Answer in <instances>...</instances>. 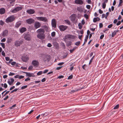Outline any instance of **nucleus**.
<instances>
[{
  "mask_svg": "<svg viewBox=\"0 0 123 123\" xmlns=\"http://www.w3.org/2000/svg\"><path fill=\"white\" fill-rule=\"evenodd\" d=\"M6 41V39L5 38H3L1 40V42H4Z\"/></svg>",
  "mask_w": 123,
  "mask_h": 123,
  "instance_id": "48",
  "label": "nucleus"
},
{
  "mask_svg": "<svg viewBox=\"0 0 123 123\" xmlns=\"http://www.w3.org/2000/svg\"><path fill=\"white\" fill-rule=\"evenodd\" d=\"M5 59L6 61H8L10 60V58L8 57H5Z\"/></svg>",
  "mask_w": 123,
  "mask_h": 123,
  "instance_id": "57",
  "label": "nucleus"
},
{
  "mask_svg": "<svg viewBox=\"0 0 123 123\" xmlns=\"http://www.w3.org/2000/svg\"><path fill=\"white\" fill-rule=\"evenodd\" d=\"M59 28L61 31H64L66 30L68 28V26L64 25H61L59 26Z\"/></svg>",
  "mask_w": 123,
  "mask_h": 123,
  "instance_id": "7",
  "label": "nucleus"
},
{
  "mask_svg": "<svg viewBox=\"0 0 123 123\" xmlns=\"http://www.w3.org/2000/svg\"><path fill=\"white\" fill-rule=\"evenodd\" d=\"M88 38V36H86V37H85L84 40V42L83 44V45H84L86 43L87 41V40Z\"/></svg>",
  "mask_w": 123,
  "mask_h": 123,
  "instance_id": "25",
  "label": "nucleus"
},
{
  "mask_svg": "<svg viewBox=\"0 0 123 123\" xmlns=\"http://www.w3.org/2000/svg\"><path fill=\"white\" fill-rule=\"evenodd\" d=\"M55 35V32H53L51 33V35L52 37H54Z\"/></svg>",
  "mask_w": 123,
  "mask_h": 123,
  "instance_id": "31",
  "label": "nucleus"
},
{
  "mask_svg": "<svg viewBox=\"0 0 123 123\" xmlns=\"http://www.w3.org/2000/svg\"><path fill=\"white\" fill-rule=\"evenodd\" d=\"M41 25V24L39 22H36L35 23L34 26L35 28L37 29L39 28Z\"/></svg>",
  "mask_w": 123,
  "mask_h": 123,
  "instance_id": "18",
  "label": "nucleus"
},
{
  "mask_svg": "<svg viewBox=\"0 0 123 123\" xmlns=\"http://www.w3.org/2000/svg\"><path fill=\"white\" fill-rule=\"evenodd\" d=\"M26 11L28 13L31 14H34L35 12L34 9H31L27 10Z\"/></svg>",
  "mask_w": 123,
  "mask_h": 123,
  "instance_id": "15",
  "label": "nucleus"
},
{
  "mask_svg": "<svg viewBox=\"0 0 123 123\" xmlns=\"http://www.w3.org/2000/svg\"><path fill=\"white\" fill-rule=\"evenodd\" d=\"M14 78H18L19 79H23L24 77V76L22 75H17L15 76L14 77Z\"/></svg>",
  "mask_w": 123,
  "mask_h": 123,
  "instance_id": "20",
  "label": "nucleus"
},
{
  "mask_svg": "<svg viewBox=\"0 0 123 123\" xmlns=\"http://www.w3.org/2000/svg\"><path fill=\"white\" fill-rule=\"evenodd\" d=\"M117 31H115L113 32L112 33L111 37H114L116 34V33Z\"/></svg>",
  "mask_w": 123,
  "mask_h": 123,
  "instance_id": "24",
  "label": "nucleus"
},
{
  "mask_svg": "<svg viewBox=\"0 0 123 123\" xmlns=\"http://www.w3.org/2000/svg\"><path fill=\"white\" fill-rule=\"evenodd\" d=\"M64 63L63 62H60L59 63H58V65L59 66H61L63 65L64 64Z\"/></svg>",
  "mask_w": 123,
  "mask_h": 123,
  "instance_id": "43",
  "label": "nucleus"
},
{
  "mask_svg": "<svg viewBox=\"0 0 123 123\" xmlns=\"http://www.w3.org/2000/svg\"><path fill=\"white\" fill-rule=\"evenodd\" d=\"M64 77V76L63 75H60L58 77V78L61 79V78H63Z\"/></svg>",
  "mask_w": 123,
  "mask_h": 123,
  "instance_id": "58",
  "label": "nucleus"
},
{
  "mask_svg": "<svg viewBox=\"0 0 123 123\" xmlns=\"http://www.w3.org/2000/svg\"><path fill=\"white\" fill-rule=\"evenodd\" d=\"M84 17L86 18V19H88V15L86 14H85L84 15Z\"/></svg>",
  "mask_w": 123,
  "mask_h": 123,
  "instance_id": "39",
  "label": "nucleus"
},
{
  "mask_svg": "<svg viewBox=\"0 0 123 123\" xmlns=\"http://www.w3.org/2000/svg\"><path fill=\"white\" fill-rule=\"evenodd\" d=\"M27 87V85L23 86L21 87V89L22 90H24Z\"/></svg>",
  "mask_w": 123,
  "mask_h": 123,
  "instance_id": "29",
  "label": "nucleus"
},
{
  "mask_svg": "<svg viewBox=\"0 0 123 123\" xmlns=\"http://www.w3.org/2000/svg\"><path fill=\"white\" fill-rule=\"evenodd\" d=\"M35 22V20L32 18H29L26 20L27 23L29 24H31Z\"/></svg>",
  "mask_w": 123,
  "mask_h": 123,
  "instance_id": "9",
  "label": "nucleus"
},
{
  "mask_svg": "<svg viewBox=\"0 0 123 123\" xmlns=\"http://www.w3.org/2000/svg\"><path fill=\"white\" fill-rule=\"evenodd\" d=\"M2 55L4 56H5V54L4 52V51H3L2 52Z\"/></svg>",
  "mask_w": 123,
  "mask_h": 123,
  "instance_id": "59",
  "label": "nucleus"
},
{
  "mask_svg": "<svg viewBox=\"0 0 123 123\" xmlns=\"http://www.w3.org/2000/svg\"><path fill=\"white\" fill-rule=\"evenodd\" d=\"M8 33V31L7 30L4 31L2 34V36L3 37H5L7 36Z\"/></svg>",
  "mask_w": 123,
  "mask_h": 123,
  "instance_id": "17",
  "label": "nucleus"
},
{
  "mask_svg": "<svg viewBox=\"0 0 123 123\" xmlns=\"http://www.w3.org/2000/svg\"><path fill=\"white\" fill-rule=\"evenodd\" d=\"M94 57V56H93L92 58L91 59V60H90L89 62V65H90L91 64V63L92 62L93 60Z\"/></svg>",
  "mask_w": 123,
  "mask_h": 123,
  "instance_id": "30",
  "label": "nucleus"
},
{
  "mask_svg": "<svg viewBox=\"0 0 123 123\" xmlns=\"http://www.w3.org/2000/svg\"><path fill=\"white\" fill-rule=\"evenodd\" d=\"M62 66H61V67H57V68H56V69L57 70H59V69H60L62 68Z\"/></svg>",
  "mask_w": 123,
  "mask_h": 123,
  "instance_id": "64",
  "label": "nucleus"
},
{
  "mask_svg": "<svg viewBox=\"0 0 123 123\" xmlns=\"http://www.w3.org/2000/svg\"><path fill=\"white\" fill-rule=\"evenodd\" d=\"M14 81V80L12 78H10L8 79L7 83L9 85H12Z\"/></svg>",
  "mask_w": 123,
  "mask_h": 123,
  "instance_id": "12",
  "label": "nucleus"
},
{
  "mask_svg": "<svg viewBox=\"0 0 123 123\" xmlns=\"http://www.w3.org/2000/svg\"><path fill=\"white\" fill-rule=\"evenodd\" d=\"M52 46V44L50 43H48L47 45V47H50Z\"/></svg>",
  "mask_w": 123,
  "mask_h": 123,
  "instance_id": "40",
  "label": "nucleus"
},
{
  "mask_svg": "<svg viewBox=\"0 0 123 123\" xmlns=\"http://www.w3.org/2000/svg\"><path fill=\"white\" fill-rule=\"evenodd\" d=\"M15 88V86H13L12 87H11L10 89V90H11L13 89H14Z\"/></svg>",
  "mask_w": 123,
  "mask_h": 123,
  "instance_id": "62",
  "label": "nucleus"
},
{
  "mask_svg": "<svg viewBox=\"0 0 123 123\" xmlns=\"http://www.w3.org/2000/svg\"><path fill=\"white\" fill-rule=\"evenodd\" d=\"M86 7L87 9H89L91 8V6L90 5H87L86 6Z\"/></svg>",
  "mask_w": 123,
  "mask_h": 123,
  "instance_id": "47",
  "label": "nucleus"
},
{
  "mask_svg": "<svg viewBox=\"0 0 123 123\" xmlns=\"http://www.w3.org/2000/svg\"><path fill=\"white\" fill-rule=\"evenodd\" d=\"M104 36V34H102L101 35L100 37V39H103Z\"/></svg>",
  "mask_w": 123,
  "mask_h": 123,
  "instance_id": "42",
  "label": "nucleus"
},
{
  "mask_svg": "<svg viewBox=\"0 0 123 123\" xmlns=\"http://www.w3.org/2000/svg\"><path fill=\"white\" fill-rule=\"evenodd\" d=\"M28 59V57H25L22 56V60L25 62H26Z\"/></svg>",
  "mask_w": 123,
  "mask_h": 123,
  "instance_id": "19",
  "label": "nucleus"
},
{
  "mask_svg": "<svg viewBox=\"0 0 123 123\" xmlns=\"http://www.w3.org/2000/svg\"><path fill=\"white\" fill-rule=\"evenodd\" d=\"M4 23L2 21H0V24L1 25H4Z\"/></svg>",
  "mask_w": 123,
  "mask_h": 123,
  "instance_id": "41",
  "label": "nucleus"
},
{
  "mask_svg": "<svg viewBox=\"0 0 123 123\" xmlns=\"http://www.w3.org/2000/svg\"><path fill=\"white\" fill-rule=\"evenodd\" d=\"M14 74H15L10 72V73L9 74V76H12L13 75H14Z\"/></svg>",
  "mask_w": 123,
  "mask_h": 123,
  "instance_id": "55",
  "label": "nucleus"
},
{
  "mask_svg": "<svg viewBox=\"0 0 123 123\" xmlns=\"http://www.w3.org/2000/svg\"><path fill=\"white\" fill-rule=\"evenodd\" d=\"M0 44L1 45V46L3 49H4L5 48V44L4 43H1Z\"/></svg>",
  "mask_w": 123,
  "mask_h": 123,
  "instance_id": "35",
  "label": "nucleus"
},
{
  "mask_svg": "<svg viewBox=\"0 0 123 123\" xmlns=\"http://www.w3.org/2000/svg\"><path fill=\"white\" fill-rule=\"evenodd\" d=\"M99 13L101 14H102L103 13V11L101 10L100 9L99 10Z\"/></svg>",
  "mask_w": 123,
  "mask_h": 123,
  "instance_id": "54",
  "label": "nucleus"
},
{
  "mask_svg": "<svg viewBox=\"0 0 123 123\" xmlns=\"http://www.w3.org/2000/svg\"><path fill=\"white\" fill-rule=\"evenodd\" d=\"M32 64L34 66L37 67L39 65V63L38 61L37 60H34L31 62Z\"/></svg>",
  "mask_w": 123,
  "mask_h": 123,
  "instance_id": "8",
  "label": "nucleus"
},
{
  "mask_svg": "<svg viewBox=\"0 0 123 123\" xmlns=\"http://www.w3.org/2000/svg\"><path fill=\"white\" fill-rule=\"evenodd\" d=\"M72 35L69 34H67L65 36L64 38L67 39L68 38H70L72 37Z\"/></svg>",
  "mask_w": 123,
  "mask_h": 123,
  "instance_id": "23",
  "label": "nucleus"
},
{
  "mask_svg": "<svg viewBox=\"0 0 123 123\" xmlns=\"http://www.w3.org/2000/svg\"><path fill=\"white\" fill-rule=\"evenodd\" d=\"M5 9L4 8H1L0 9V14H4L5 12Z\"/></svg>",
  "mask_w": 123,
  "mask_h": 123,
  "instance_id": "22",
  "label": "nucleus"
},
{
  "mask_svg": "<svg viewBox=\"0 0 123 123\" xmlns=\"http://www.w3.org/2000/svg\"><path fill=\"white\" fill-rule=\"evenodd\" d=\"M86 64L82 66V68L84 70L85 69V68L86 67Z\"/></svg>",
  "mask_w": 123,
  "mask_h": 123,
  "instance_id": "44",
  "label": "nucleus"
},
{
  "mask_svg": "<svg viewBox=\"0 0 123 123\" xmlns=\"http://www.w3.org/2000/svg\"><path fill=\"white\" fill-rule=\"evenodd\" d=\"M48 71V70H47V69H46V70H45L43 72V74H45V73H47Z\"/></svg>",
  "mask_w": 123,
  "mask_h": 123,
  "instance_id": "52",
  "label": "nucleus"
},
{
  "mask_svg": "<svg viewBox=\"0 0 123 123\" xmlns=\"http://www.w3.org/2000/svg\"><path fill=\"white\" fill-rule=\"evenodd\" d=\"M45 30L43 29L40 28L37 31L38 34L37 35V37L39 39L43 40L44 39L45 37V35L44 34Z\"/></svg>",
  "mask_w": 123,
  "mask_h": 123,
  "instance_id": "1",
  "label": "nucleus"
},
{
  "mask_svg": "<svg viewBox=\"0 0 123 123\" xmlns=\"http://www.w3.org/2000/svg\"><path fill=\"white\" fill-rule=\"evenodd\" d=\"M41 55V57L43 58V60L45 62L49 61V57L48 55L43 54Z\"/></svg>",
  "mask_w": 123,
  "mask_h": 123,
  "instance_id": "3",
  "label": "nucleus"
},
{
  "mask_svg": "<svg viewBox=\"0 0 123 123\" xmlns=\"http://www.w3.org/2000/svg\"><path fill=\"white\" fill-rule=\"evenodd\" d=\"M25 39L27 41H30L31 39V35L28 34H25L24 36Z\"/></svg>",
  "mask_w": 123,
  "mask_h": 123,
  "instance_id": "6",
  "label": "nucleus"
},
{
  "mask_svg": "<svg viewBox=\"0 0 123 123\" xmlns=\"http://www.w3.org/2000/svg\"><path fill=\"white\" fill-rule=\"evenodd\" d=\"M65 22L68 25H70V21L68 20H64Z\"/></svg>",
  "mask_w": 123,
  "mask_h": 123,
  "instance_id": "27",
  "label": "nucleus"
},
{
  "mask_svg": "<svg viewBox=\"0 0 123 123\" xmlns=\"http://www.w3.org/2000/svg\"><path fill=\"white\" fill-rule=\"evenodd\" d=\"M121 23V22L120 21H119L117 23V25H118L120 24Z\"/></svg>",
  "mask_w": 123,
  "mask_h": 123,
  "instance_id": "60",
  "label": "nucleus"
},
{
  "mask_svg": "<svg viewBox=\"0 0 123 123\" xmlns=\"http://www.w3.org/2000/svg\"><path fill=\"white\" fill-rule=\"evenodd\" d=\"M43 73V72L42 71H40L38 72L37 74V75H39L42 74Z\"/></svg>",
  "mask_w": 123,
  "mask_h": 123,
  "instance_id": "34",
  "label": "nucleus"
},
{
  "mask_svg": "<svg viewBox=\"0 0 123 123\" xmlns=\"http://www.w3.org/2000/svg\"><path fill=\"white\" fill-rule=\"evenodd\" d=\"M30 80V78L29 77H28L25 79V81H27L28 80Z\"/></svg>",
  "mask_w": 123,
  "mask_h": 123,
  "instance_id": "63",
  "label": "nucleus"
},
{
  "mask_svg": "<svg viewBox=\"0 0 123 123\" xmlns=\"http://www.w3.org/2000/svg\"><path fill=\"white\" fill-rule=\"evenodd\" d=\"M9 96H7L6 97L4 98V100H7Z\"/></svg>",
  "mask_w": 123,
  "mask_h": 123,
  "instance_id": "61",
  "label": "nucleus"
},
{
  "mask_svg": "<svg viewBox=\"0 0 123 123\" xmlns=\"http://www.w3.org/2000/svg\"><path fill=\"white\" fill-rule=\"evenodd\" d=\"M73 77V75L72 74H71V75L69 76L68 78V80H70Z\"/></svg>",
  "mask_w": 123,
  "mask_h": 123,
  "instance_id": "36",
  "label": "nucleus"
},
{
  "mask_svg": "<svg viewBox=\"0 0 123 123\" xmlns=\"http://www.w3.org/2000/svg\"><path fill=\"white\" fill-rule=\"evenodd\" d=\"M7 87V85L6 83H4V87L5 88H6Z\"/></svg>",
  "mask_w": 123,
  "mask_h": 123,
  "instance_id": "56",
  "label": "nucleus"
},
{
  "mask_svg": "<svg viewBox=\"0 0 123 123\" xmlns=\"http://www.w3.org/2000/svg\"><path fill=\"white\" fill-rule=\"evenodd\" d=\"M22 9V7L21 6H18L12 10L11 12L13 13H15L18 11L21 10Z\"/></svg>",
  "mask_w": 123,
  "mask_h": 123,
  "instance_id": "4",
  "label": "nucleus"
},
{
  "mask_svg": "<svg viewBox=\"0 0 123 123\" xmlns=\"http://www.w3.org/2000/svg\"><path fill=\"white\" fill-rule=\"evenodd\" d=\"M15 19L13 15H12L7 18L6 19V22L7 23H11Z\"/></svg>",
  "mask_w": 123,
  "mask_h": 123,
  "instance_id": "2",
  "label": "nucleus"
},
{
  "mask_svg": "<svg viewBox=\"0 0 123 123\" xmlns=\"http://www.w3.org/2000/svg\"><path fill=\"white\" fill-rule=\"evenodd\" d=\"M51 24L52 27L55 28L56 26V23L55 19H53L52 20Z\"/></svg>",
  "mask_w": 123,
  "mask_h": 123,
  "instance_id": "13",
  "label": "nucleus"
},
{
  "mask_svg": "<svg viewBox=\"0 0 123 123\" xmlns=\"http://www.w3.org/2000/svg\"><path fill=\"white\" fill-rule=\"evenodd\" d=\"M26 30L27 29L26 28L24 27H22L19 29V31L21 33H22L26 31Z\"/></svg>",
  "mask_w": 123,
  "mask_h": 123,
  "instance_id": "16",
  "label": "nucleus"
},
{
  "mask_svg": "<svg viewBox=\"0 0 123 123\" xmlns=\"http://www.w3.org/2000/svg\"><path fill=\"white\" fill-rule=\"evenodd\" d=\"M22 41H16L15 42V45L17 47L19 46L22 44Z\"/></svg>",
  "mask_w": 123,
  "mask_h": 123,
  "instance_id": "11",
  "label": "nucleus"
},
{
  "mask_svg": "<svg viewBox=\"0 0 123 123\" xmlns=\"http://www.w3.org/2000/svg\"><path fill=\"white\" fill-rule=\"evenodd\" d=\"M103 26V25L102 23H100L99 24V27L100 28H102Z\"/></svg>",
  "mask_w": 123,
  "mask_h": 123,
  "instance_id": "53",
  "label": "nucleus"
},
{
  "mask_svg": "<svg viewBox=\"0 0 123 123\" xmlns=\"http://www.w3.org/2000/svg\"><path fill=\"white\" fill-rule=\"evenodd\" d=\"M119 107V105H117L114 108V109L115 110L118 109Z\"/></svg>",
  "mask_w": 123,
  "mask_h": 123,
  "instance_id": "33",
  "label": "nucleus"
},
{
  "mask_svg": "<svg viewBox=\"0 0 123 123\" xmlns=\"http://www.w3.org/2000/svg\"><path fill=\"white\" fill-rule=\"evenodd\" d=\"M112 26V24H111L108 26V27L109 28H110Z\"/></svg>",
  "mask_w": 123,
  "mask_h": 123,
  "instance_id": "50",
  "label": "nucleus"
},
{
  "mask_svg": "<svg viewBox=\"0 0 123 123\" xmlns=\"http://www.w3.org/2000/svg\"><path fill=\"white\" fill-rule=\"evenodd\" d=\"M26 74V75L28 77H35V75L33 73L27 72H23Z\"/></svg>",
  "mask_w": 123,
  "mask_h": 123,
  "instance_id": "14",
  "label": "nucleus"
},
{
  "mask_svg": "<svg viewBox=\"0 0 123 123\" xmlns=\"http://www.w3.org/2000/svg\"><path fill=\"white\" fill-rule=\"evenodd\" d=\"M11 64L12 65H14L16 64V62H13L11 63Z\"/></svg>",
  "mask_w": 123,
  "mask_h": 123,
  "instance_id": "51",
  "label": "nucleus"
},
{
  "mask_svg": "<svg viewBox=\"0 0 123 123\" xmlns=\"http://www.w3.org/2000/svg\"><path fill=\"white\" fill-rule=\"evenodd\" d=\"M36 18L38 20L43 21L44 22H46L47 21V18L45 17H37Z\"/></svg>",
  "mask_w": 123,
  "mask_h": 123,
  "instance_id": "5",
  "label": "nucleus"
},
{
  "mask_svg": "<svg viewBox=\"0 0 123 123\" xmlns=\"http://www.w3.org/2000/svg\"><path fill=\"white\" fill-rule=\"evenodd\" d=\"M106 6V3L103 2L102 4V8L103 9L105 8Z\"/></svg>",
  "mask_w": 123,
  "mask_h": 123,
  "instance_id": "32",
  "label": "nucleus"
},
{
  "mask_svg": "<svg viewBox=\"0 0 123 123\" xmlns=\"http://www.w3.org/2000/svg\"><path fill=\"white\" fill-rule=\"evenodd\" d=\"M97 21V18H94L93 19V21L94 22H96Z\"/></svg>",
  "mask_w": 123,
  "mask_h": 123,
  "instance_id": "46",
  "label": "nucleus"
},
{
  "mask_svg": "<svg viewBox=\"0 0 123 123\" xmlns=\"http://www.w3.org/2000/svg\"><path fill=\"white\" fill-rule=\"evenodd\" d=\"M83 3V1L82 0H75V3L77 4L82 5Z\"/></svg>",
  "mask_w": 123,
  "mask_h": 123,
  "instance_id": "10",
  "label": "nucleus"
},
{
  "mask_svg": "<svg viewBox=\"0 0 123 123\" xmlns=\"http://www.w3.org/2000/svg\"><path fill=\"white\" fill-rule=\"evenodd\" d=\"M33 68V67L32 66H30L28 68V69L29 70H31Z\"/></svg>",
  "mask_w": 123,
  "mask_h": 123,
  "instance_id": "45",
  "label": "nucleus"
},
{
  "mask_svg": "<svg viewBox=\"0 0 123 123\" xmlns=\"http://www.w3.org/2000/svg\"><path fill=\"white\" fill-rule=\"evenodd\" d=\"M12 40V39L11 38H8L7 40V43H9L11 42Z\"/></svg>",
  "mask_w": 123,
  "mask_h": 123,
  "instance_id": "26",
  "label": "nucleus"
},
{
  "mask_svg": "<svg viewBox=\"0 0 123 123\" xmlns=\"http://www.w3.org/2000/svg\"><path fill=\"white\" fill-rule=\"evenodd\" d=\"M109 13L108 12H107L106 13V15L105 16V18L106 19H107V17L109 15Z\"/></svg>",
  "mask_w": 123,
  "mask_h": 123,
  "instance_id": "38",
  "label": "nucleus"
},
{
  "mask_svg": "<svg viewBox=\"0 0 123 123\" xmlns=\"http://www.w3.org/2000/svg\"><path fill=\"white\" fill-rule=\"evenodd\" d=\"M78 26L79 27V29H81V28H82V25L80 23L78 25Z\"/></svg>",
  "mask_w": 123,
  "mask_h": 123,
  "instance_id": "28",
  "label": "nucleus"
},
{
  "mask_svg": "<svg viewBox=\"0 0 123 123\" xmlns=\"http://www.w3.org/2000/svg\"><path fill=\"white\" fill-rule=\"evenodd\" d=\"M80 43V41H78L76 42L75 43V45L76 46H78L79 45Z\"/></svg>",
  "mask_w": 123,
  "mask_h": 123,
  "instance_id": "37",
  "label": "nucleus"
},
{
  "mask_svg": "<svg viewBox=\"0 0 123 123\" xmlns=\"http://www.w3.org/2000/svg\"><path fill=\"white\" fill-rule=\"evenodd\" d=\"M21 22L20 21L16 23V24L15 27L17 28H18V27L21 25Z\"/></svg>",
  "mask_w": 123,
  "mask_h": 123,
  "instance_id": "21",
  "label": "nucleus"
},
{
  "mask_svg": "<svg viewBox=\"0 0 123 123\" xmlns=\"http://www.w3.org/2000/svg\"><path fill=\"white\" fill-rule=\"evenodd\" d=\"M77 10L78 11H79L80 12H81L82 11V10L81 9V8L79 7H78L77 8Z\"/></svg>",
  "mask_w": 123,
  "mask_h": 123,
  "instance_id": "49",
  "label": "nucleus"
}]
</instances>
